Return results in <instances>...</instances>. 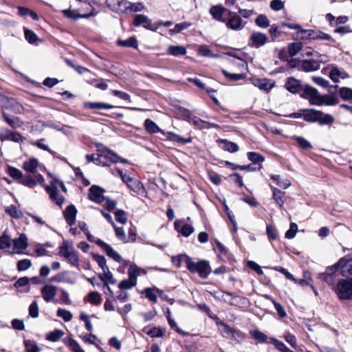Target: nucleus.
Listing matches in <instances>:
<instances>
[{"label":"nucleus","instance_id":"de8ad7c7","mask_svg":"<svg viewBox=\"0 0 352 352\" xmlns=\"http://www.w3.org/2000/svg\"><path fill=\"white\" fill-rule=\"evenodd\" d=\"M166 135L173 138L177 142L182 144L190 143L192 142V139L190 138H184L172 131L166 132V135Z\"/></svg>","mask_w":352,"mask_h":352},{"label":"nucleus","instance_id":"ea45409f","mask_svg":"<svg viewBox=\"0 0 352 352\" xmlns=\"http://www.w3.org/2000/svg\"><path fill=\"white\" fill-rule=\"evenodd\" d=\"M85 107L91 109H110L113 108V106L104 102H86Z\"/></svg>","mask_w":352,"mask_h":352},{"label":"nucleus","instance_id":"c85d7f7f","mask_svg":"<svg viewBox=\"0 0 352 352\" xmlns=\"http://www.w3.org/2000/svg\"><path fill=\"white\" fill-rule=\"evenodd\" d=\"M219 142L220 147L224 151L230 153H235L239 151V146L234 142H230L227 140H220Z\"/></svg>","mask_w":352,"mask_h":352},{"label":"nucleus","instance_id":"412c9836","mask_svg":"<svg viewBox=\"0 0 352 352\" xmlns=\"http://www.w3.org/2000/svg\"><path fill=\"white\" fill-rule=\"evenodd\" d=\"M226 296L231 297L229 305L232 306L245 307L248 304V300L245 297L236 295L231 292H227Z\"/></svg>","mask_w":352,"mask_h":352},{"label":"nucleus","instance_id":"6ab92c4d","mask_svg":"<svg viewBox=\"0 0 352 352\" xmlns=\"http://www.w3.org/2000/svg\"><path fill=\"white\" fill-rule=\"evenodd\" d=\"M96 243L99 247H100L109 257L112 258L116 261H120L121 260V256L120 254L116 252L109 245L104 243L103 241L100 239H96Z\"/></svg>","mask_w":352,"mask_h":352},{"label":"nucleus","instance_id":"0eeeda50","mask_svg":"<svg viewBox=\"0 0 352 352\" xmlns=\"http://www.w3.org/2000/svg\"><path fill=\"white\" fill-rule=\"evenodd\" d=\"M228 18L224 21L226 26L228 29L234 31L242 30L245 25V23L243 22L241 17L236 12L228 11Z\"/></svg>","mask_w":352,"mask_h":352},{"label":"nucleus","instance_id":"69168bd1","mask_svg":"<svg viewBox=\"0 0 352 352\" xmlns=\"http://www.w3.org/2000/svg\"><path fill=\"white\" fill-rule=\"evenodd\" d=\"M93 258L96 261L98 265L101 267L102 271L107 270L108 266L107 265V261L103 256L100 254H94Z\"/></svg>","mask_w":352,"mask_h":352},{"label":"nucleus","instance_id":"9d476101","mask_svg":"<svg viewBox=\"0 0 352 352\" xmlns=\"http://www.w3.org/2000/svg\"><path fill=\"white\" fill-rule=\"evenodd\" d=\"M327 60L309 58L300 60V69L305 72H313L320 68V63H326Z\"/></svg>","mask_w":352,"mask_h":352},{"label":"nucleus","instance_id":"f3484780","mask_svg":"<svg viewBox=\"0 0 352 352\" xmlns=\"http://www.w3.org/2000/svg\"><path fill=\"white\" fill-rule=\"evenodd\" d=\"M58 287L53 285H45L41 289V296L43 300L47 302L53 300L56 295Z\"/></svg>","mask_w":352,"mask_h":352},{"label":"nucleus","instance_id":"bf43d9fd","mask_svg":"<svg viewBox=\"0 0 352 352\" xmlns=\"http://www.w3.org/2000/svg\"><path fill=\"white\" fill-rule=\"evenodd\" d=\"M56 314L57 316L60 318H62L65 322H69L72 320L73 318L72 313L69 311L65 309L59 308L57 310Z\"/></svg>","mask_w":352,"mask_h":352},{"label":"nucleus","instance_id":"f03ea898","mask_svg":"<svg viewBox=\"0 0 352 352\" xmlns=\"http://www.w3.org/2000/svg\"><path fill=\"white\" fill-rule=\"evenodd\" d=\"M86 158L89 162H93L98 165L102 166L109 165V161L113 163L118 162L129 163L127 160L119 157L117 154L108 149L101 151L100 153L98 154L96 156L95 155H87Z\"/></svg>","mask_w":352,"mask_h":352},{"label":"nucleus","instance_id":"9b49d317","mask_svg":"<svg viewBox=\"0 0 352 352\" xmlns=\"http://www.w3.org/2000/svg\"><path fill=\"white\" fill-rule=\"evenodd\" d=\"M142 25L145 29L157 32L158 25H155L151 23V20L148 16L144 14H133V26Z\"/></svg>","mask_w":352,"mask_h":352},{"label":"nucleus","instance_id":"680f3d73","mask_svg":"<svg viewBox=\"0 0 352 352\" xmlns=\"http://www.w3.org/2000/svg\"><path fill=\"white\" fill-rule=\"evenodd\" d=\"M230 56H232L233 58V59L232 60H230V62L232 63V64H235L236 63V60H239V65L240 66L243 68V69H247L248 67V63L247 62L243 59V57L245 56L244 54H243L241 56H239V55H236V54L234 53H231L229 54Z\"/></svg>","mask_w":352,"mask_h":352},{"label":"nucleus","instance_id":"dca6fc26","mask_svg":"<svg viewBox=\"0 0 352 352\" xmlns=\"http://www.w3.org/2000/svg\"><path fill=\"white\" fill-rule=\"evenodd\" d=\"M46 192L49 194L50 198L58 206H61L65 202V197L59 193L58 188L52 184L50 186L45 187Z\"/></svg>","mask_w":352,"mask_h":352},{"label":"nucleus","instance_id":"a878e982","mask_svg":"<svg viewBox=\"0 0 352 352\" xmlns=\"http://www.w3.org/2000/svg\"><path fill=\"white\" fill-rule=\"evenodd\" d=\"M275 82L270 79L263 78V79H257L254 82V85L257 87L259 89L270 91L274 87Z\"/></svg>","mask_w":352,"mask_h":352},{"label":"nucleus","instance_id":"052dcab7","mask_svg":"<svg viewBox=\"0 0 352 352\" xmlns=\"http://www.w3.org/2000/svg\"><path fill=\"white\" fill-rule=\"evenodd\" d=\"M146 333L153 338H162L164 336V331L159 327H154L150 329Z\"/></svg>","mask_w":352,"mask_h":352},{"label":"nucleus","instance_id":"6e6552de","mask_svg":"<svg viewBox=\"0 0 352 352\" xmlns=\"http://www.w3.org/2000/svg\"><path fill=\"white\" fill-rule=\"evenodd\" d=\"M320 96L316 88L308 85L303 87L301 94V97L308 100L310 104L316 106H320Z\"/></svg>","mask_w":352,"mask_h":352},{"label":"nucleus","instance_id":"b1692460","mask_svg":"<svg viewBox=\"0 0 352 352\" xmlns=\"http://www.w3.org/2000/svg\"><path fill=\"white\" fill-rule=\"evenodd\" d=\"M285 88L292 94L299 93L303 89L301 87L300 82L293 77L287 79Z\"/></svg>","mask_w":352,"mask_h":352},{"label":"nucleus","instance_id":"79ce46f5","mask_svg":"<svg viewBox=\"0 0 352 352\" xmlns=\"http://www.w3.org/2000/svg\"><path fill=\"white\" fill-rule=\"evenodd\" d=\"M344 261V258H342L340 259L336 263L331 266H329L327 267L324 274H327L328 275H332L334 276L336 272L340 269H342V263Z\"/></svg>","mask_w":352,"mask_h":352},{"label":"nucleus","instance_id":"72a5a7b5","mask_svg":"<svg viewBox=\"0 0 352 352\" xmlns=\"http://www.w3.org/2000/svg\"><path fill=\"white\" fill-rule=\"evenodd\" d=\"M167 52L174 56H183L186 54V49L181 45H170L168 47Z\"/></svg>","mask_w":352,"mask_h":352},{"label":"nucleus","instance_id":"bb28decb","mask_svg":"<svg viewBox=\"0 0 352 352\" xmlns=\"http://www.w3.org/2000/svg\"><path fill=\"white\" fill-rule=\"evenodd\" d=\"M38 161L35 158L30 159L25 161L23 164V168L28 173L36 175Z\"/></svg>","mask_w":352,"mask_h":352},{"label":"nucleus","instance_id":"6e6d98bb","mask_svg":"<svg viewBox=\"0 0 352 352\" xmlns=\"http://www.w3.org/2000/svg\"><path fill=\"white\" fill-rule=\"evenodd\" d=\"M11 245V238L4 232L3 235L0 236V250L10 248Z\"/></svg>","mask_w":352,"mask_h":352},{"label":"nucleus","instance_id":"4be33fe9","mask_svg":"<svg viewBox=\"0 0 352 352\" xmlns=\"http://www.w3.org/2000/svg\"><path fill=\"white\" fill-rule=\"evenodd\" d=\"M307 35L309 36L308 38H310V40H322L335 42V40L329 34L319 30H309Z\"/></svg>","mask_w":352,"mask_h":352},{"label":"nucleus","instance_id":"09e8293b","mask_svg":"<svg viewBox=\"0 0 352 352\" xmlns=\"http://www.w3.org/2000/svg\"><path fill=\"white\" fill-rule=\"evenodd\" d=\"M64 335V332L62 330L56 329L53 331L50 332L47 336L46 339L51 342H56L59 340Z\"/></svg>","mask_w":352,"mask_h":352},{"label":"nucleus","instance_id":"a211bd4d","mask_svg":"<svg viewBox=\"0 0 352 352\" xmlns=\"http://www.w3.org/2000/svg\"><path fill=\"white\" fill-rule=\"evenodd\" d=\"M102 188L98 186H92L89 190V197L91 201L101 204L105 200Z\"/></svg>","mask_w":352,"mask_h":352},{"label":"nucleus","instance_id":"39448f33","mask_svg":"<svg viewBox=\"0 0 352 352\" xmlns=\"http://www.w3.org/2000/svg\"><path fill=\"white\" fill-rule=\"evenodd\" d=\"M59 255L65 258L68 262L73 266L79 265V258L78 253L74 251L72 243L66 241H63L60 247Z\"/></svg>","mask_w":352,"mask_h":352},{"label":"nucleus","instance_id":"5701e85b","mask_svg":"<svg viewBox=\"0 0 352 352\" xmlns=\"http://www.w3.org/2000/svg\"><path fill=\"white\" fill-rule=\"evenodd\" d=\"M64 217L68 225L73 226L76 223L77 210L74 205H69L66 208L64 212Z\"/></svg>","mask_w":352,"mask_h":352},{"label":"nucleus","instance_id":"37998d69","mask_svg":"<svg viewBox=\"0 0 352 352\" xmlns=\"http://www.w3.org/2000/svg\"><path fill=\"white\" fill-rule=\"evenodd\" d=\"M224 76L230 81H238L245 78V74H232L227 72L225 69L221 70Z\"/></svg>","mask_w":352,"mask_h":352},{"label":"nucleus","instance_id":"58836bf2","mask_svg":"<svg viewBox=\"0 0 352 352\" xmlns=\"http://www.w3.org/2000/svg\"><path fill=\"white\" fill-rule=\"evenodd\" d=\"M250 334L254 339L261 343L268 342L267 336L258 329L250 330Z\"/></svg>","mask_w":352,"mask_h":352},{"label":"nucleus","instance_id":"4c0bfd02","mask_svg":"<svg viewBox=\"0 0 352 352\" xmlns=\"http://www.w3.org/2000/svg\"><path fill=\"white\" fill-rule=\"evenodd\" d=\"M64 15L73 20H76L80 18H89L92 16V13L80 14L76 10H63Z\"/></svg>","mask_w":352,"mask_h":352},{"label":"nucleus","instance_id":"3c124183","mask_svg":"<svg viewBox=\"0 0 352 352\" xmlns=\"http://www.w3.org/2000/svg\"><path fill=\"white\" fill-rule=\"evenodd\" d=\"M145 295V297L148 298L151 302L156 303L157 301V296L155 292V289L147 287L142 292Z\"/></svg>","mask_w":352,"mask_h":352},{"label":"nucleus","instance_id":"338daca9","mask_svg":"<svg viewBox=\"0 0 352 352\" xmlns=\"http://www.w3.org/2000/svg\"><path fill=\"white\" fill-rule=\"evenodd\" d=\"M283 338H285V341L290 344V346L296 349L297 347V342H296V336L289 332H285Z\"/></svg>","mask_w":352,"mask_h":352},{"label":"nucleus","instance_id":"2f4dec72","mask_svg":"<svg viewBox=\"0 0 352 352\" xmlns=\"http://www.w3.org/2000/svg\"><path fill=\"white\" fill-rule=\"evenodd\" d=\"M320 106L322 105H327V106H333L339 102L338 98L331 94H325V95H321L320 96Z\"/></svg>","mask_w":352,"mask_h":352},{"label":"nucleus","instance_id":"a19ab883","mask_svg":"<svg viewBox=\"0 0 352 352\" xmlns=\"http://www.w3.org/2000/svg\"><path fill=\"white\" fill-rule=\"evenodd\" d=\"M247 156L248 160L251 161L254 166H256V164L261 165L260 164L265 161V157L256 152H248Z\"/></svg>","mask_w":352,"mask_h":352},{"label":"nucleus","instance_id":"20e7f679","mask_svg":"<svg viewBox=\"0 0 352 352\" xmlns=\"http://www.w3.org/2000/svg\"><path fill=\"white\" fill-rule=\"evenodd\" d=\"M186 268L192 274L197 273L201 278H207L211 272L209 263L205 260L196 262L192 258H187Z\"/></svg>","mask_w":352,"mask_h":352},{"label":"nucleus","instance_id":"4468645a","mask_svg":"<svg viewBox=\"0 0 352 352\" xmlns=\"http://www.w3.org/2000/svg\"><path fill=\"white\" fill-rule=\"evenodd\" d=\"M0 140L2 142L10 140L14 142H23L25 138L21 133L16 131H12L8 129H2L0 133Z\"/></svg>","mask_w":352,"mask_h":352},{"label":"nucleus","instance_id":"2eb2a0df","mask_svg":"<svg viewBox=\"0 0 352 352\" xmlns=\"http://www.w3.org/2000/svg\"><path fill=\"white\" fill-rule=\"evenodd\" d=\"M267 41L268 38L265 34L254 32L250 36L249 45L252 47L258 48L263 46Z\"/></svg>","mask_w":352,"mask_h":352},{"label":"nucleus","instance_id":"423d86ee","mask_svg":"<svg viewBox=\"0 0 352 352\" xmlns=\"http://www.w3.org/2000/svg\"><path fill=\"white\" fill-rule=\"evenodd\" d=\"M335 292L340 300L351 299L352 298V280H340L335 287Z\"/></svg>","mask_w":352,"mask_h":352},{"label":"nucleus","instance_id":"f704fd0d","mask_svg":"<svg viewBox=\"0 0 352 352\" xmlns=\"http://www.w3.org/2000/svg\"><path fill=\"white\" fill-rule=\"evenodd\" d=\"M129 278L122 280L118 285L120 290H127L132 287V265L128 268Z\"/></svg>","mask_w":352,"mask_h":352},{"label":"nucleus","instance_id":"864d4df0","mask_svg":"<svg viewBox=\"0 0 352 352\" xmlns=\"http://www.w3.org/2000/svg\"><path fill=\"white\" fill-rule=\"evenodd\" d=\"M255 23L257 26L262 28H267L270 25L269 19L264 14H259L255 20Z\"/></svg>","mask_w":352,"mask_h":352},{"label":"nucleus","instance_id":"473e14b6","mask_svg":"<svg viewBox=\"0 0 352 352\" xmlns=\"http://www.w3.org/2000/svg\"><path fill=\"white\" fill-rule=\"evenodd\" d=\"M342 274L352 280V258L346 260L342 265Z\"/></svg>","mask_w":352,"mask_h":352},{"label":"nucleus","instance_id":"1a4fd4ad","mask_svg":"<svg viewBox=\"0 0 352 352\" xmlns=\"http://www.w3.org/2000/svg\"><path fill=\"white\" fill-rule=\"evenodd\" d=\"M320 96L316 88L308 85L303 87L301 94V97L308 100L310 104L316 106H320Z\"/></svg>","mask_w":352,"mask_h":352},{"label":"nucleus","instance_id":"c9c22d12","mask_svg":"<svg viewBox=\"0 0 352 352\" xmlns=\"http://www.w3.org/2000/svg\"><path fill=\"white\" fill-rule=\"evenodd\" d=\"M5 212L6 214L10 215L12 218L14 219H21L23 217V212L17 208V207L14 205H10L5 209Z\"/></svg>","mask_w":352,"mask_h":352},{"label":"nucleus","instance_id":"774afa93","mask_svg":"<svg viewBox=\"0 0 352 352\" xmlns=\"http://www.w3.org/2000/svg\"><path fill=\"white\" fill-rule=\"evenodd\" d=\"M32 265L31 261L29 259H22L17 263V270L19 271H25Z\"/></svg>","mask_w":352,"mask_h":352},{"label":"nucleus","instance_id":"f257e3e1","mask_svg":"<svg viewBox=\"0 0 352 352\" xmlns=\"http://www.w3.org/2000/svg\"><path fill=\"white\" fill-rule=\"evenodd\" d=\"M7 173L12 179L17 181L19 184L30 188H34L38 184H43L45 182L43 176L40 173L34 176L29 175L24 177L21 170L12 166L8 167Z\"/></svg>","mask_w":352,"mask_h":352},{"label":"nucleus","instance_id":"7ed1b4c3","mask_svg":"<svg viewBox=\"0 0 352 352\" xmlns=\"http://www.w3.org/2000/svg\"><path fill=\"white\" fill-rule=\"evenodd\" d=\"M304 120L309 122H318L320 125L332 124L335 121L331 115L314 109H305Z\"/></svg>","mask_w":352,"mask_h":352},{"label":"nucleus","instance_id":"49530a36","mask_svg":"<svg viewBox=\"0 0 352 352\" xmlns=\"http://www.w3.org/2000/svg\"><path fill=\"white\" fill-rule=\"evenodd\" d=\"M302 43H292L288 45V53L291 56H294L302 50Z\"/></svg>","mask_w":352,"mask_h":352},{"label":"nucleus","instance_id":"e433bc0d","mask_svg":"<svg viewBox=\"0 0 352 352\" xmlns=\"http://www.w3.org/2000/svg\"><path fill=\"white\" fill-rule=\"evenodd\" d=\"M270 178L283 189H287L291 186V182L289 179H282L279 175H271Z\"/></svg>","mask_w":352,"mask_h":352},{"label":"nucleus","instance_id":"aec40b11","mask_svg":"<svg viewBox=\"0 0 352 352\" xmlns=\"http://www.w3.org/2000/svg\"><path fill=\"white\" fill-rule=\"evenodd\" d=\"M228 11L221 5H216L210 7L209 12L214 20L224 23L226 19L223 18V14Z\"/></svg>","mask_w":352,"mask_h":352},{"label":"nucleus","instance_id":"8fccbe9b","mask_svg":"<svg viewBox=\"0 0 352 352\" xmlns=\"http://www.w3.org/2000/svg\"><path fill=\"white\" fill-rule=\"evenodd\" d=\"M329 78L334 82H338L339 78H344V73H342L337 67L333 66L329 73Z\"/></svg>","mask_w":352,"mask_h":352},{"label":"nucleus","instance_id":"c756f323","mask_svg":"<svg viewBox=\"0 0 352 352\" xmlns=\"http://www.w3.org/2000/svg\"><path fill=\"white\" fill-rule=\"evenodd\" d=\"M271 189L272 190V198L280 208L283 207L285 203V192L272 186Z\"/></svg>","mask_w":352,"mask_h":352},{"label":"nucleus","instance_id":"13d9d810","mask_svg":"<svg viewBox=\"0 0 352 352\" xmlns=\"http://www.w3.org/2000/svg\"><path fill=\"white\" fill-rule=\"evenodd\" d=\"M293 138L302 149L308 150L312 147L311 143L302 137L294 136Z\"/></svg>","mask_w":352,"mask_h":352},{"label":"nucleus","instance_id":"603ef678","mask_svg":"<svg viewBox=\"0 0 352 352\" xmlns=\"http://www.w3.org/2000/svg\"><path fill=\"white\" fill-rule=\"evenodd\" d=\"M26 352H40L41 349L34 340H28L24 342Z\"/></svg>","mask_w":352,"mask_h":352},{"label":"nucleus","instance_id":"cd10ccee","mask_svg":"<svg viewBox=\"0 0 352 352\" xmlns=\"http://www.w3.org/2000/svg\"><path fill=\"white\" fill-rule=\"evenodd\" d=\"M174 226L176 230L181 233V234L185 237L189 236L194 231L195 229L192 225L185 223L179 228V222L176 221L174 223Z\"/></svg>","mask_w":352,"mask_h":352},{"label":"nucleus","instance_id":"5fc2aeb1","mask_svg":"<svg viewBox=\"0 0 352 352\" xmlns=\"http://www.w3.org/2000/svg\"><path fill=\"white\" fill-rule=\"evenodd\" d=\"M87 301L91 304L98 305L101 302V297L98 292H89L87 296Z\"/></svg>","mask_w":352,"mask_h":352},{"label":"nucleus","instance_id":"0e129e2a","mask_svg":"<svg viewBox=\"0 0 352 352\" xmlns=\"http://www.w3.org/2000/svg\"><path fill=\"white\" fill-rule=\"evenodd\" d=\"M298 231V226L296 223H291L289 229L285 232V236L288 239H292L295 237Z\"/></svg>","mask_w":352,"mask_h":352},{"label":"nucleus","instance_id":"c03bdc74","mask_svg":"<svg viewBox=\"0 0 352 352\" xmlns=\"http://www.w3.org/2000/svg\"><path fill=\"white\" fill-rule=\"evenodd\" d=\"M270 342L272 343L276 349L280 352H294L290 350L283 342L279 341L276 338H270Z\"/></svg>","mask_w":352,"mask_h":352},{"label":"nucleus","instance_id":"f8f14e48","mask_svg":"<svg viewBox=\"0 0 352 352\" xmlns=\"http://www.w3.org/2000/svg\"><path fill=\"white\" fill-rule=\"evenodd\" d=\"M13 248L10 254H23L28 246V238L25 234H21L18 238L12 239Z\"/></svg>","mask_w":352,"mask_h":352},{"label":"nucleus","instance_id":"393cba45","mask_svg":"<svg viewBox=\"0 0 352 352\" xmlns=\"http://www.w3.org/2000/svg\"><path fill=\"white\" fill-rule=\"evenodd\" d=\"M144 126L145 130L150 134L160 133L163 135H166V132L162 130L154 121L149 118L144 120Z\"/></svg>","mask_w":352,"mask_h":352},{"label":"nucleus","instance_id":"7c9ffc66","mask_svg":"<svg viewBox=\"0 0 352 352\" xmlns=\"http://www.w3.org/2000/svg\"><path fill=\"white\" fill-rule=\"evenodd\" d=\"M98 277L104 282V285L107 287L109 290H110V287L108 286V284H114L116 283V280L109 271V267L105 271H103L102 274H100Z\"/></svg>","mask_w":352,"mask_h":352},{"label":"nucleus","instance_id":"ddd939ff","mask_svg":"<svg viewBox=\"0 0 352 352\" xmlns=\"http://www.w3.org/2000/svg\"><path fill=\"white\" fill-rule=\"evenodd\" d=\"M221 326L222 327V329H221V333H222V336L225 338H232L234 340H237V339H245V335L241 332V331L239 330H236L232 327H231L230 326H229L228 324H227L226 323L223 322H221L220 323Z\"/></svg>","mask_w":352,"mask_h":352},{"label":"nucleus","instance_id":"e2e57ef3","mask_svg":"<svg viewBox=\"0 0 352 352\" xmlns=\"http://www.w3.org/2000/svg\"><path fill=\"white\" fill-rule=\"evenodd\" d=\"M187 258H191V257L185 254H180L173 257V263L177 267H180L182 263H185L186 265Z\"/></svg>","mask_w":352,"mask_h":352},{"label":"nucleus","instance_id":"4d7b16f0","mask_svg":"<svg viewBox=\"0 0 352 352\" xmlns=\"http://www.w3.org/2000/svg\"><path fill=\"white\" fill-rule=\"evenodd\" d=\"M190 23L182 22L175 25L174 28L169 30L170 35L176 34L190 26Z\"/></svg>","mask_w":352,"mask_h":352},{"label":"nucleus","instance_id":"a18cd8bd","mask_svg":"<svg viewBox=\"0 0 352 352\" xmlns=\"http://www.w3.org/2000/svg\"><path fill=\"white\" fill-rule=\"evenodd\" d=\"M339 94L342 100L352 103V89L349 87H341L339 89Z\"/></svg>","mask_w":352,"mask_h":352}]
</instances>
